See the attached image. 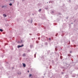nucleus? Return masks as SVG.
<instances>
[{
  "instance_id": "nucleus-6",
  "label": "nucleus",
  "mask_w": 78,
  "mask_h": 78,
  "mask_svg": "<svg viewBox=\"0 0 78 78\" xmlns=\"http://www.w3.org/2000/svg\"><path fill=\"white\" fill-rule=\"evenodd\" d=\"M0 31H1V32H2L3 31V30L1 29H0Z\"/></svg>"
},
{
  "instance_id": "nucleus-10",
  "label": "nucleus",
  "mask_w": 78,
  "mask_h": 78,
  "mask_svg": "<svg viewBox=\"0 0 78 78\" xmlns=\"http://www.w3.org/2000/svg\"><path fill=\"white\" fill-rule=\"evenodd\" d=\"M4 6H2V8H4Z\"/></svg>"
},
{
  "instance_id": "nucleus-11",
  "label": "nucleus",
  "mask_w": 78,
  "mask_h": 78,
  "mask_svg": "<svg viewBox=\"0 0 78 78\" xmlns=\"http://www.w3.org/2000/svg\"><path fill=\"white\" fill-rule=\"evenodd\" d=\"M41 11V10H39V12H40V11Z\"/></svg>"
},
{
  "instance_id": "nucleus-4",
  "label": "nucleus",
  "mask_w": 78,
  "mask_h": 78,
  "mask_svg": "<svg viewBox=\"0 0 78 78\" xmlns=\"http://www.w3.org/2000/svg\"><path fill=\"white\" fill-rule=\"evenodd\" d=\"M3 16H4V17H6V15L5 14H3Z\"/></svg>"
},
{
  "instance_id": "nucleus-1",
  "label": "nucleus",
  "mask_w": 78,
  "mask_h": 78,
  "mask_svg": "<svg viewBox=\"0 0 78 78\" xmlns=\"http://www.w3.org/2000/svg\"><path fill=\"white\" fill-rule=\"evenodd\" d=\"M23 44H22V45L21 46H20V45H18V48H20V47H23Z\"/></svg>"
},
{
  "instance_id": "nucleus-3",
  "label": "nucleus",
  "mask_w": 78,
  "mask_h": 78,
  "mask_svg": "<svg viewBox=\"0 0 78 78\" xmlns=\"http://www.w3.org/2000/svg\"><path fill=\"white\" fill-rule=\"evenodd\" d=\"M23 66L24 67H26V64L25 63H23Z\"/></svg>"
},
{
  "instance_id": "nucleus-2",
  "label": "nucleus",
  "mask_w": 78,
  "mask_h": 78,
  "mask_svg": "<svg viewBox=\"0 0 78 78\" xmlns=\"http://www.w3.org/2000/svg\"><path fill=\"white\" fill-rule=\"evenodd\" d=\"M10 1H11L12 3H13L15 2L14 0H10Z\"/></svg>"
},
{
  "instance_id": "nucleus-8",
  "label": "nucleus",
  "mask_w": 78,
  "mask_h": 78,
  "mask_svg": "<svg viewBox=\"0 0 78 78\" xmlns=\"http://www.w3.org/2000/svg\"><path fill=\"white\" fill-rule=\"evenodd\" d=\"M12 5L11 3H10L9 4V5L10 6H12Z\"/></svg>"
},
{
  "instance_id": "nucleus-14",
  "label": "nucleus",
  "mask_w": 78,
  "mask_h": 78,
  "mask_svg": "<svg viewBox=\"0 0 78 78\" xmlns=\"http://www.w3.org/2000/svg\"><path fill=\"white\" fill-rule=\"evenodd\" d=\"M39 10H41V9H40Z\"/></svg>"
},
{
  "instance_id": "nucleus-12",
  "label": "nucleus",
  "mask_w": 78,
  "mask_h": 78,
  "mask_svg": "<svg viewBox=\"0 0 78 78\" xmlns=\"http://www.w3.org/2000/svg\"><path fill=\"white\" fill-rule=\"evenodd\" d=\"M36 54L34 55L35 58Z\"/></svg>"
},
{
  "instance_id": "nucleus-7",
  "label": "nucleus",
  "mask_w": 78,
  "mask_h": 78,
  "mask_svg": "<svg viewBox=\"0 0 78 78\" xmlns=\"http://www.w3.org/2000/svg\"><path fill=\"white\" fill-rule=\"evenodd\" d=\"M32 74H30L29 76V77H30L31 76Z\"/></svg>"
},
{
  "instance_id": "nucleus-5",
  "label": "nucleus",
  "mask_w": 78,
  "mask_h": 78,
  "mask_svg": "<svg viewBox=\"0 0 78 78\" xmlns=\"http://www.w3.org/2000/svg\"><path fill=\"white\" fill-rule=\"evenodd\" d=\"M23 56H26V54H23Z\"/></svg>"
},
{
  "instance_id": "nucleus-13",
  "label": "nucleus",
  "mask_w": 78,
  "mask_h": 78,
  "mask_svg": "<svg viewBox=\"0 0 78 78\" xmlns=\"http://www.w3.org/2000/svg\"><path fill=\"white\" fill-rule=\"evenodd\" d=\"M28 72L29 73V70L28 71Z\"/></svg>"
},
{
  "instance_id": "nucleus-9",
  "label": "nucleus",
  "mask_w": 78,
  "mask_h": 78,
  "mask_svg": "<svg viewBox=\"0 0 78 78\" xmlns=\"http://www.w3.org/2000/svg\"><path fill=\"white\" fill-rule=\"evenodd\" d=\"M49 40H51V39L50 38H49Z\"/></svg>"
}]
</instances>
